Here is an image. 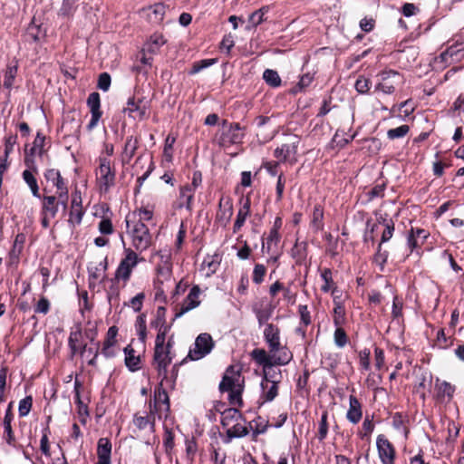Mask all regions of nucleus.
<instances>
[{"label":"nucleus","mask_w":464,"mask_h":464,"mask_svg":"<svg viewBox=\"0 0 464 464\" xmlns=\"http://www.w3.org/2000/svg\"><path fill=\"white\" fill-rule=\"evenodd\" d=\"M219 130L224 142L237 143L243 135L238 123L228 122L223 118L221 119V128Z\"/></svg>","instance_id":"9"},{"label":"nucleus","mask_w":464,"mask_h":464,"mask_svg":"<svg viewBox=\"0 0 464 464\" xmlns=\"http://www.w3.org/2000/svg\"><path fill=\"white\" fill-rule=\"evenodd\" d=\"M272 353L274 365H285L293 358L292 353L286 347H282L281 345L278 351Z\"/></svg>","instance_id":"25"},{"label":"nucleus","mask_w":464,"mask_h":464,"mask_svg":"<svg viewBox=\"0 0 464 464\" xmlns=\"http://www.w3.org/2000/svg\"><path fill=\"white\" fill-rule=\"evenodd\" d=\"M171 346V341L169 340L167 347L154 348L152 365L157 371L159 377L161 378V382L168 380V367L172 362L170 355Z\"/></svg>","instance_id":"3"},{"label":"nucleus","mask_w":464,"mask_h":464,"mask_svg":"<svg viewBox=\"0 0 464 464\" xmlns=\"http://www.w3.org/2000/svg\"><path fill=\"white\" fill-rule=\"evenodd\" d=\"M378 77L379 82L377 83L375 90L385 94L393 93L404 83L403 75L393 70L383 71L378 74Z\"/></svg>","instance_id":"2"},{"label":"nucleus","mask_w":464,"mask_h":464,"mask_svg":"<svg viewBox=\"0 0 464 464\" xmlns=\"http://www.w3.org/2000/svg\"><path fill=\"white\" fill-rule=\"evenodd\" d=\"M77 0H63L62 6L58 12L60 16L68 17L73 14L76 10Z\"/></svg>","instance_id":"43"},{"label":"nucleus","mask_w":464,"mask_h":464,"mask_svg":"<svg viewBox=\"0 0 464 464\" xmlns=\"http://www.w3.org/2000/svg\"><path fill=\"white\" fill-rule=\"evenodd\" d=\"M248 434V430L246 426L239 423L234 424L231 428L227 429V436L229 439L241 438Z\"/></svg>","instance_id":"42"},{"label":"nucleus","mask_w":464,"mask_h":464,"mask_svg":"<svg viewBox=\"0 0 464 464\" xmlns=\"http://www.w3.org/2000/svg\"><path fill=\"white\" fill-rule=\"evenodd\" d=\"M176 141V137L169 134L165 140L163 150V160L166 162H172L173 160V145Z\"/></svg>","instance_id":"38"},{"label":"nucleus","mask_w":464,"mask_h":464,"mask_svg":"<svg viewBox=\"0 0 464 464\" xmlns=\"http://www.w3.org/2000/svg\"><path fill=\"white\" fill-rule=\"evenodd\" d=\"M263 79L269 86L273 88L279 87L282 82L278 72L272 69L265 70L263 73Z\"/></svg>","instance_id":"36"},{"label":"nucleus","mask_w":464,"mask_h":464,"mask_svg":"<svg viewBox=\"0 0 464 464\" xmlns=\"http://www.w3.org/2000/svg\"><path fill=\"white\" fill-rule=\"evenodd\" d=\"M376 446L382 463L394 464L395 449L384 435L381 434L377 437Z\"/></svg>","instance_id":"8"},{"label":"nucleus","mask_w":464,"mask_h":464,"mask_svg":"<svg viewBox=\"0 0 464 464\" xmlns=\"http://www.w3.org/2000/svg\"><path fill=\"white\" fill-rule=\"evenodd\" d=\"M408 125H401L394 129H390L387 131V136L390 140H395L404 137L409 132Z\"/></svg>","instance_id":"45"},{"label":"nucleus","mask_w":464,"mask_h":464,"mask_svg":"<svg viewBox=\"0 0 464 464\" xmlns=\"http://www.w3.org/2000/svg\"><path fill=\"white\" fill-rule=\"evenodd\" d=\"M147 102L140 97L133 96L128 99L126 106L123 107L124 113H136L138 116H144L148 113Z\"/></svg>","instance_id":"13"},{"label":"nucleus","mask_w":464,"mask_h":464,"mask_svg":"<svg viewBox=\"0 0 464 464\" xmlns=\"http://www.w3.org/2000/svg\"><path fill=\"white\" fill-rule=\"evenodd\" d=\"M266 268L264 265L256 264L253 271V281L256 284H261L266 276Z\"/></svg>","instance_id":"52"},{"label":"nucleus","mask_w":464,"mask_h":464,"mask_svg":"<svg viewBox=\"0 0 464 464\" xmlns=\"http://www.w3.org/2000/svg\"><path fill=\"white\" fill-rule=\"evenodd\" d=\"M17 74V66L16 65H7L5 71L4 75V86L5 88L10 90L13 85L14 79Z\"/></svg>","instance_id":"39"},{"label":"nucleus","mask_w":464,"mask_h":464,"mask_svg":"<svg viewBox=\"0 0 464 464\" xmlns=\"http://www.w3.org/2000/svg\"><path fill=\"white\" fill-rule=\"evenodd\" d=\"M162 382H163L160 381V387L154 393V408L156 411H161V404L165 406V411H169V398L166 390L162 388Z\"/></svg>","instance_id":"23"},{"label":"nucleus","mask_w":464,"mask_h":464,"mask_svg":"<svg viewBox=\"0 0 464 464\" xmlns=\"http://www.w3.org/2000/svg\"><path fill=\"white\" fill-rule=\"evenodd\" d=\"M32 403H33V399L31 396H27L24 399L20 401L18 411H19V415L21 417H24L29 413V411L32 408Z\"/></svg>","instance_id":"51"},{"label":"nucleus","mask_w":464,"mask_h":464,"mask_svg":"<svg viewBox=\"0 0 464 464\" xmlns=\"http://www.w3.org/2000/svg\"><path fill=\"white\" fill-rule=\"evenodd\" d=\"M138 139L133 136L127 138L125 146L121 154V161L123 164H129L136 153L138 149Z\"/></svg>","instance_id":"22"},{"label":"nucleus","mask_w":464,"mask_h":464,"mask_svg":"<svg viewBox=\"0 0 464 464\" xmlns=\"http://www.w3.org/2000/svg\"><path fill=\"white\" fill-rule=\"evenodd\" d=\"M435 388L437 391V396L440 399H444L445 397H447L448 400L450 401L453 397L455 387L450 382L437 379Z\"/></svg>","instance_id":"24"},{"label":"nucleus","mask_w":464,"mask_h":464,"mask_svg":"<svg viewBox=\"0 0 464 464\" xmlns=\"http://www.w3.org/2000/svg\"><path fill=\"white\" fill-rule=\"evenodd\" d=\"M49 309H50V303H49L48 299L45 297H42L38 301V303L34 308V311H35V313L46 314L49 312Z\"/></svg>","instance_id":"59"},{"label":"nucleus","mask_w":464,"mask_h":464,"mask_svg":"<svg viewBox=\"0 0 464 464\" xmlns=\"http://www.w3.org/2000/svg\"><path fill=\"white\" fill-rule=\"evenodd\" d=\"M244 383L245 380L241 375V369L237 366L230 365L226 370L219 383V391L221 392H229V402L241 407L243 405L242 392L244 391Z\"/></svg>","instance_id":"1"},{"label":"nucleus","mask_w":464,"mask_h":464,"mask_svg":"<svg viewBox=\"0 0 464 464\" xmlns=\"http://www.w3.org/2000/svg\"><path fill=\"white\" fill-rule=\"evenodd\" d=\"M14 415L11 411V404L6 410L5 415L4 417V439L5 440L6 443L10 446L15 445V437L14 434V431L12 430L11 422L13 420Z\"/></svg>","instance_id":"20"},{"label":"nucleus","mask_w":464,"mask_h":464,"mask_svg":"<svg viewBox=\"0 0 464 464\" xmlns=\"http://www.w3.org/2000/svg\"><path fill=\"white\" fill-rule=\"evenodd\" d=\"M280 331L277 326L273 324H266L264 330V336L268 343L270 353H276L280 348Z\"/></svg>","instance_id":"14"},{"label":"nucleus","mask_w":464,"mask_h":464,"mask_svg":"<svg viewBox=\"0 0 464 464\" xmlns=\"http://www.w3.org/2000/svg\"><path fill=\"white\" fill-rule=\"evenodd\" d=\"M107 258L105 257L100 262L99 266H90L88 268L90 278L99 279L102 276L104 277V273L107 270Z\"/></svg>","instance_id":"41"},{"label":"nucleus","mask_w":464,"mask_h":464,"mask_svg":"<svg viewBox=\"0 0 464 464\" xmlns=\"http://www.w3.org/2000/svg\"><path fill=\"white\" fill-rule=\"evenodd\" d=\"M313 82V76L309 73L304 74L298 83L293 88L292 92L294 93H297L299 92L304 91L306 87H308Z\"/></svg>","instance_id":"48"},{"label":"nucleus","mask_w":464,"mask_h":464,"mask_svg":"<svg viewBox=\"0 0 464 464\" xmlns=\"http://www.w3.org/2000/svg\"><path fill=\"white\" fill-rule=\"evenodd\" d=\"M42 206L41 214L56 217L59 210V202L55 195H44L41 196Z\"/></svg>","instance_id":"16"},{"label":"nucleus","mask_w":464,"mask_h":464,"mask_svg":"<svg viewBox=\"0 0 464 464\" xmlns=\"http://www.w3.org/2000/svg\"><path fill=\"white\" fill-rule=\"evenodd\" d=\"M298 312L300 314L301 322L305 326L309 325L311 324V316L307 305H299Z\"/></svg>","instance_id":"62"},{"label":"nucleus","mask_w":464,"mask_h":464,"mask_svg":"<svg viewBox=\"0 0 464 464\" xmlns=\"http://www.w3.org/2000/svg\"><path fill=\"white\" fill-rule=\"evenodd\" d=\"M219 209L217 213L216 219L222 226H227L233 215V204L229 198H221L218 204Z\"/></svg>","instance_id":"12"},{"label":"nucleus","mask_w":464,"mask_h":464,"mask_svg":"<svg viewBox=\"0 0 464 464\" xmlns=\"http://www.w3.org/2000/svg\"><path fill=\"white\" fill-rule=\"evenodd\" d=\"M280 236L276 227H273L266 238V244L263 243L262 251L267 254L273 252V246H276L279 242Z\"/></svg>","instance_id":"30"},{"label":"nucleus","mask_w":464,"mask_h":464,"mask_svg":"<svg viewBox=\"0 0 464 464\" xmlns=\"http://www.w3.org/2000/svg\"><path fill=\"white\" fill-rule=\"evenodd\" d=\"M165 313L166 309L164 307L160 306L158 308L156 319L150 323L151 327L156 329L167 327L165 325Z\"/></svg>","instance_id":"47"},{"label":"nucleus","mask_w":464,"mask_h":464,"mask_svg":"<svg viewBox=\"0 0 464 464\" xmlns=\"http://www.w3.org/2000/svg\"><path fill=\"white\" fill-rule=\"evenodd\" d=\"M99 231L103 235H111L113 233V226L109 218H103L99 223Z\"/></svg>","instance_id":"55"},{"label":"nucleus","mask_w":464,"mask_h":464,"mask_svg":"<svg viewBox=\"0 0 464 464\" xmlns=\"http://www.w3.org/2000/svg\"><path fill=\"white\" fill-rule=\"evenodd\" d=\"M269 7L268 6H263L260 9L256 10L251 15L249 16V25H247V29L250 30L251 28L256 27L258 24H260L263 21L266 20L265 14L268 12Z\"/></svg>","instance_id":"31"},{"label":"nucleus","mask_w":464,"mask_h":464,"mask_svg":"<svg viewBox=\"0 0 464 464\" xmlns=\"http://www.w3.org/2000/svg\"><path fill=\"white\" fill-rule=\"evenodd\" d=\"M371 86V80L364 76H359L354 84L356 91L362 94L367 93L370 91Z\"/></svg>","instance_id":"44"},{"label":"nucleus","mask_w":464,"mask_h":464,"mask_svg":"<svg viewBox=\"0 0 464 464\" xmlns=\"http://www.w3.org/2000/svg\"><path fill=\"white\" fill-rule=\"evenodd\" d=\"M111 443L107 438H101L98 441V459H111Z\"/></svg>","instance_id":"28"},{"label":"nucleus","mask_w":464,"mask_h":464,"mask_svg":"<svg viewBox=\"0 0 464 464\" xmlns=\"http://www.w3.org/2000/svg\"><path fill=\"white\" fill-rule=\"evenodd\" d=\"M200 302L188 301L185 299L183 303L180 304L179 310L176 312V317H179L188 311L198 306Z\"/></svg>","instance_id":"50"},{"label":"nucleus","mask_w":464,"mask_h":464,"mask_svg":"<svg viewBox=\"0 0 464 464\" xmlns=\"http://www.w3.org/2000/svg\"><path fill=\"white\" fill-rule=\"evenodd\" d=\"M23 179L25 181V183L29 186L33 196L35 198H41L39 186L33 173L28 169L24 170Z\"/></svg>","instance_id":"34"},{"label":"nucleus","mask_w":464,"mask_h":464,"mask_svg":"<svg viewBox=\"0 0 464 464\" xmlns=\"http://www.w3.org/2000/svg\"><path fill=\"white\" fill-rule=\"evenodd\" d=\"M87 105L90 108L92 116H101L100 111V94L98 92H92L87 99Z\"/></svg>","instance_id":"37"},{"label":"nucleus","mask_w":464,"mask_h":464,"mask_svg":"<svg viewBox=\"0 0 464 464\" xmlns=\"http://www.w3.org/2000/svg\"><path fill=\"white\" fill-rule=\"evenodd\" d=\"M133 421L136 427L140 430H144L149 426L152 431L154 430L155 417L153 414L150 416L135 415Z\"/></svg>","instance_id":"35"},{"label":"nucleus","mask_w":464,"mask_h":464,"mask_svg":"<svg viewBox=\"0 0 464 464\" xmlns=\"http://www.w3.org/2000/svg\"><path fill=\"white\" fill-rule=\"evenodd\" d=\"M214 63H215V60H213V59H206V60H201V61L196 62V63H194L189 73L196 74V73L199 72L201 70H203Z\"/></svg>","instance_id":"54"},{"label":"nucleus","mask_w":464,"mask_h":464,"mask_svg":"<svg viewBox=\"0 0 464 464\" xmlns=\"http://www.w3.org/2000/svg\"><path fill=\"white\" fill-rule=\"evenodd\" d=\"M124 254V258L121 260L116 269L114 279L126 284L130 278L133 268L139 263V257L131 248H125Z\"/></svg>","instance_id":"4"},{"label":"nucleus","mask_w":464,"mask_h":464,"mask_svg":"<svg viewBox=\"0 0 464 464\" xmlns=\"http://www.w3.org/2000/svg\"><path fill=\"white\" fill-rule=\"evenodd\" d=\"M194 191L190 186H184L180 188L179 208L186 207L188 210H191V202Z\"/></svg>","instance_id":"27"},{"label":"nucleus","mask_w":464,"mask_h":464,"mask_svg":"<svg viewBox=\"0 0 464 464\" xmlns=\"http://www.w3.org/2000/svg\"><path fill=\"white\" fill-rule=\"evenodd\" d=\"M130 233L131 236L132 246L137 251L142 252L150 246L151 236L150 234V230L142 221L139 220L134 222Z\"/></svg>","instance_id":"5"},{"label":"nucleus","mask_w":464,"mask_h":464,"mask_svg":"<svg viewBox=\"0 0 464 464\" xmlns=\"http://www.w3.org/2000/svg\"><path fill=\"white\" fill-rule=\"evenodd\" d=\"M214 347V342L209 334H200L195 340L194 347L191 348L187 355L191 361H198L208 355Z\"/></svg>","instance_id":"6"},{"label":"nucleus","mask_w":464,"mask_h":464,"mask_svg":"<svg viewBox=\"0 0 464 464\" xmlns=\"http://www.w3.org/2000/svg\"><path fill=\"white\" fill-rule=\"evenodd\" d=\"M97 176L101 184V188L105 191L114 184L115 173L111 170L110 161L107 159L100 160Z\"/></svg>","instance_id":"10"},{"label":"nucleus","mask_w":464,"mask_h":464,"mask_svg":"<svg viewBox=\"0 0 464 464\" xmlns=\"http://www.w3.org/2000/svg\"><path fill=\"white\" fill-rule=\"evenodd\" d=\"M118 334V328L116 326H111L107 332L106 338L103 342L102 348V353L106 358H111L115 355L114 346L117 343L116 336Z\"/></svg>","instance_id":"15"},{"label":"nucleus","mask_w":464,"mask_h":464,"mask_svg":"<svg viewBox=\"0 0 464 464\" xmlns=\"http://www.w3.org/2000/svg\"><path fill=\"white\" fill-rule=\"evenodd\" d=\"M240 411L235 408H229L223 411L221 417V424L222 426H229L232 420H237L240 418Z\"/></svg>","instance_id":"40"},{"label":"nucleus","mask_w":464,"mask_h":464,"mask_svg":"<svg viewBox=\"0 0 464 464\" xmlns=\"http://www.w3.org/2000/svg\"><path fill=\"white\" fill-rule=\"evenodd\" d=\"M111 86V76L108 72H102L99 75L98 88L102 91H108Z\"/></svg>","instance_id":"56"},{"label":"nucleus","mask_w":464,"mask_h":464,"mask_svg":"<svg viewBox=\"0 0 464 464\" xmlns=\"http://www.w3.org/2000/svg\"><path fill=\"white\" fill-rule=\"evenodd\" d=\"M126 354L125 364L130 371L135 372L140 369V357L135 355V351L130 345L124 349Z\"/></svg>","instance_id":"26"},{"label":"nucleus","mask_w":464,"mask_h":464,"mask_svg":"<svg viewBox=\"0 0 464 464\" xmlns=\"http://www.w3.org/2000/svg\"><path fill=\"white\" fill-rule=\"evenodd\" d=\"M334 337L335 344L340 348L344 347L348 343L347 334L341 326H337Z\"/></svg>","instance_id":"46"},{"label":"nucleus","mask_w":464,"mask_h":464,"mask_svg":"<svg viewBox=\"0 0 464 464\" xmlns=\"http://www.w3.org/2000/svg\"><path fill=\"white\" fill-rule=\"evenodd\" d=\"M419 12L418 6L411 3H405L401 7V13L404 16L410 17L417 14Z\"/></svg>","instance_id":"63"},{"label":"nucleus","mask_w":464,"mask_h":464,"mask_svg":"<svg viewBox=\"0 0 464 464\" xmlns=\"http://www.w3.org/2000/svg\"><path fill=\"white\" fill-rule=\"evenodd\" d=\"M83 210L82 207V198L78 191L72 195L71 202L70 218L69 221L76 224L82 222Z\"/></svg>","instance_id":"18"},{"label":"nucleus","mask_w":464,"mask_h":464,"mask_svg":"<svg viewBox=\"0 0 464 464\" xmlns=\"http://www.w3.org/2000/svg\"><path fill=\"white\" fill-rule=\"evenodd\" d=\"M145 298L144 293H139L130 300V305L135 312H140L142 307V303Z\"/></svg>","instance_id":"64"},{"label":"nucleus","mask_w":464,"mask_h":464,"mask_svg":"<svg viewBox=\"0 0 464 464\" xmlns=\"http://www.w3.org/2000/svg\"><path fill=\"white\" fill-rule=\"evenodd\" d=\"M168 332V327H161L159 329L158 334L155 340V347L154 348H164L167 347V343L165 344L166 334Z\"/></svg>","instance_id":"57"},{"label":"nucleus","mask_w":464,"mask_h":464,"mask_svg":"<svg viewBox=\"0 0 464 464\" xmlns=\"http://www.w3.org/2000/svg\"><path fill=\"white\" fill-rule=\"evenodd\" d=\"M16 135H9L5 138V156L8 158L9 154L13 151L14 146L16 143Z\"/></svg>","instance_id":"61"},{"label":"nucleus","mask_w":464,"mask_h":464,"mask_svg":"<svg viewBox=\"0 0 464 464\" xmlns=\"http://www.w3.org/2000/svg\"><path fill=\"white\" fill-rule=\"evenodd\" d=\"M362 416V404L355 396L350 395L349 409L346 413L347 420L353 424H357L361 420Z\"/></svg>","instance_id":"17"},{"label":"nucleus","mask_w":464,"mask_h":464,"mask_svg":"<svg viewBox=\"0 0 464 464\" xmlns=\"http://www.w3.org/2000/svg\"><path fill=\"white\" fill-rule=\"evenodd\" d=\"M299 140L297 137H292L290 142L282 144L275 150L274 155L279 160V162H289L295 164L296 162L297 144Z\"/></svg>","instance_id":"7"},{"label":"nucleus","mask_w":464,"mask_h":464,"mask_svg":"<svg viewBox=\"0 0 464 464\" xmlns=\"http://www.w3.org/2000/svg\"><path fill=\"white\" fill-rule=\"evenodd\" d=\"M254 360L256 361L259 364H263L264 366H273V354L267 355L266 352L263 349H255L251 353Z\"/></svg>","instance_id":"33"},{"label":"nucleus","mask_w":464,"mask_h":464,"mask_svg":"<svg viewBox=\"0 0 464 464\" xmlns=\"http://www.w3.org/2000/svg\"><path fill=\"white\" fill-rule=\"evenodd\" d=\"M323 280L324 281V285H322V291L327 293L330 291L332 286L334 285V281L332 277V271L329 268H324L321 275Z\"/></svg>","instance_id":"49"},{"label":"nucleus","mask_w":464,"mask_h":464,"mask_svg":"<svg viewBox=\"0 0 464 464\" xmlns=\"http://www.w3.org/2000/svg\"><path fill=\"white\" fill-rule=\"evenodd\" d=\"M250 198L247 197L245 201L242 203V206L238 209L237 218L234 223L233 227V232L237 233L241 229V227L244 226L247 217L250 214Z\"/></svg>","instance_id":"21"},{"label":"nucleus","mask_w":464,"mask_h":464,"mask_svg":"<svg viewBox=\"0 0 464 464\" xmlns=\"http://www.w3.org/2000/svg\"><path fill=\"white\" fill-rule=\"evenodd\" d=\"M262 394L260 399L263 402L272 401L278 394V382L271 380L266 373L261 382Z\"/></svg>","instance_id":"11"},{"label":"nucleus","mask_w":464,"mask_h":464,"mask_svg":"<svg viewBox=\"0 0 464 464\" xmlns=\"http://www.w3.org/2000/svg\"><path fill=\"white\" fill-rule=\"evenodd\" d=\"M334 324L335 326H341L345 321V309L336 296L334 297Z\"/></svg>","instance_id":"29"},{"label":"nucleus","mask_w":464,"mask_h":464,"mask_svg":"<svg viewBox=\"0 0 464 464\" xmlns=\"http://www.w3.org/2000/svg\"><path fill=\"white\" fill-rule=\"evenodd\" d=\"M327 417H328L327 411H324L322 413L321 420H320V423H319V435H318V439L320 440H323L326 437L327 432H328Z\"/></svg>","instance_id":"53"},{"label":"nucleus","mask_w":464,"mask_h":464,"mask_svg":"<svg viewBox=\"0 0 464 464\" xmlns=\"http://www.w3.org/2000/svg\"><path fill=\"white\" fill-rule=\"evenodd\" d=\"M44 178L47 181L52 182L53 186L56 188V194L68 189L67 184L58 169H46L44 172Z\"/></svg>","instance_id":"19"},{"label":"nucleus","mask_w":464,"mask_h":464,"mask_svg":"<svg viewBox=\"0 0 464 464\" xmlns=\"http://www.w3.org/2000/svg\"><path fill=\"white\" fill-rule=\"evenodd\" d=\"M324 209L321 205H315L314 207L311 225L315 231L322 230L324 227L323 223Z\"/></svg>","instance_id":"32"},{"label":"nucleus","mask_w":464,"mask_h":464,"mask_svg":"<svg viewBox=\"0 0 464 464\" xmlns=\"http://www.w3.org/2000/svg\"><path fill=\"white\" fill-rule=\"evenodd\" d=\"M374 424L369 419H365L362 425V431L360 432V436L362 439L368 437L373 430Z\"/></svg>","instance_id":"60"},{"label":"nucleus","mask_w":464,"mask_h":464,"mask_svg":"<svg viewBox=\"0 0 464 464\" xmlns=\"http://www.w3.org/2000/svg\"><path fill=\"white\" fill-rule=\"evenodd\" d=\"M393 231H394L393 223L392 221L386 223L385 228L382 234V239H381L380 244L382 245V243L389 241L392 237Z\"/></svg>","instance_id":"58"}]
</instances>
